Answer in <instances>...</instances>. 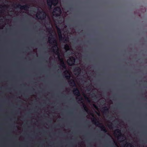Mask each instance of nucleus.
Masks as SVG:
<instances>
[{
    "label": "nucleus",
    "instance_id": "nucleus-27",
    "mask_svg": "<svg viewBox=\"0 0 147 147\" xmlns=\"http://www.w3.org/2000/svg\"><path fill=\"white\" fill-rule=\"evenodd\" d=\"M92 115L93 117L94 116V115L93 113L92 114Z\"/></svg>",
    "mask_w": 147,
    "mask_h": 147
},
{
    "label": "nucleus",
    "instance_id": "nucleus-31",
    "mask_svg": "<svg viewBox=\"0 0 147 147\" xmlns=\"http://www.w3.org/2000/svg\"><path fill=\"white\" fill-rule=\"evenodd\" d=\"M34 90V88H33V90Z\"/></svg>",
    "mask_w": 147,
    "mask_h": 147
},
{
    "label": "nucleus",
    "instance_id": "nucleus-34",
    "mask_svg": "<svg viewBox=\"0 0 147 147\" xmlns=\"http://www.w3.org/2000/svg\"><path fill=\"white\" fill-rule=\"evenodd\" d=\"M38 16H36V17H38Z\"/></svg>",
    "mask_w": 147,
    "mask_h": 147
},
{
    "label": "nucleus",
    "instance_id": "nucleus-29",
    "mask_svg": "<svg viewBox=\"0 0 147 147\" xmlns=\"http://www.w3.org/2000/svg\"><path fill=\"white\" fill-rule=\"evenodd\" d=\"M3 7H6V6H3Z\"/></svg>",
    "mask_w": 147,
    "mask_h": 147
},
{
    "label": "nucleus",
    "instance_id": "nucleus-7",
    "mask_svg": "<svg viewBox=\"0 0 147 147\" xmlns=\"http://www.w3.org/2000/svg\"><path fill=\"white\" fill-rule=\"evenodd\" d=\"M75 59L73 57H70L69 59L68 60V63L70 66H72L74 65L75 61Z\"/></svg>",
    "mask_w": 147,
    "mask_h": 147
},
{
    "label": "nucleus",
    "instance_id": "nucleus-35",
    "mask_svg": "<svg viewBox=\"0 0 147 147\" xmlns=\"http://www.w3.org/2000/svg\"><path fill=\"white\" fill-rule=\"evenodd\" d=\"M86 123H88V122H86Z\"/></svg>",
    "mask_w": 147,
    "mask_h": 147
},
{
    "label": "nucleus",
    "instance_id": "nucleus-33",
    "mask_svg": "<svg viewBox=\"0 0 147 147\" xmlns=\"http://www.w3.org/2000/svg\"><path fill=\"white\" fill-rule=\"evenodd\" d=\"M13 7H14V8H15V7H14V6H13Z\"/></svg>",
    "mask_w": 147,
    "mask_h": 147
},
{
    "label": "nucleus",
    "instance_id": "nucleus-22",
    "mask_svg": "<svg viewBox=\"0 0 147 147\" xmlns=\"http://www.w3.org/2000/svg\"><path fill=\"white\" fill-rule=\"evenodd\" d=\"M84 97L86 100L88 102H90V100L88 97H87L86 96H85Z\"/></svg>",
    "mask_w": 147,
    "mask_h": 147
},
{
    "label": "nucleus",
    "instance_id": "nucleus-10",
    "mask_svg": "<svg viewBox=\"0 0 147 147\" xmlns=\"http://www.w3.org/2000/svg\"><path fill=\"white\" fill-rule=\"evenodd\" d=\"M58 58L61 62L60 65L64 69H66L67 67L64 62L63 59H62L60 58L59 57Z\"/></svg>",
    "mask_w": 147,
    "mask_h": 147
},
{
    "label": "nucleus",
    "instance_id": "nucleus-18",
    "mask_svg": "<svg viewBox=\"0 0 147 147\" xmlns=\"http://www.w3.org/2000/svg\"><path fill=\"white\" fill-rule=\"evenodd\" d=\"M83 106L84 108V110L85 111L87 112L88 110V109L86 105H85L84 103H83Z\"/></svg>",
    "mask_w": 147,
    "mask_h": 147
},
{
    "label": "nucleus",
    "instance_id": "nucleus-26",
    "mask_svg": "<svg viewBox=\"0 0 147 147\" xmlns=\"http://www.w3.org/2000/svg\"><path fill=\"white\" fill-rule=\"evenodd\" d=\"M55 50L53 48V52H54L55 51Z\"/></svg>",
    "mask_w": 147,
    "mask_h": 147
},
{
    "label": "nucleus",
    "instance_id": "nucleus-9",
    "mask_svg": "<svg viewBox=\"0 0 147 147\" xmlns=\"http://www.w3.org/2000/svg\"><path fill=\"white\" fill-rule=\"evenodd\" d=\"M58 58L61 62L60 65L64 69H66L67 67L64 62L63 59H62L60 58L59 57Z\"/></svg>",
    "mask_w": 147,
    "mask_h": 147
},
{
    "label": "nucleus",
    "instance_id": "nucleus-11",
    "mask_svg": "<svg viewBox=\"0 0 147 147\" xmlns=\"http://www.w3.org/2000/svg\"><path fill=\"white\" fill-rule=\"evenodd\" d=\"M38 12L39 13H42V12L44 13V14H43L42 16H43V19L42 18V17H40L39 18H38L40 20H42V19H44L46 18V13L42 10L41 11L40 10H39V9H38Z\"/></svg>",
    "mask_w": 147,
    "mask_h": 147
},
{
    "label": "nucleus",
    "instance_id": "nucleus-15",
    "mask_svg": "<svg viewBox=\"0 0 147 147\" xmlns=\"http://www.w3.org/2000/svg\"><path fill=\"white\" fill-rule=\"evenodd\" d=\"M57 31L58 33L59 39H64V38H63L62 36L61 30L59 28H58Z\"/></svg>",
    "mask_w": 147,
    "mask_h": 147
},
{
    "label": "nucleus",
    "instance_id": "nucleus-30",
    "mask_svg": "<svg viewBox=\"0 0 147 147\" xmlns=\"http://www.w3.org/2000/svg\"><path fill=\"white\" fill-rule=\"evenodd\" d=\"M68 53L69 54H69H70V52H69Z\"/></svg>",
    "mask_w": 147,
    "mask_h": 147
},
{
    "label": "nucleus",
    "instance_id": "nucleus-17",
    "mask_svg": "<svg viewBox=\"0 0 147 147\" xmlns=\"http://www.w3.org/2000/svg\"><path fill=\"white\" fill-rule=\"evenodd\" d=\"M66 51L69 50L70 49V47L69 45L68 44H66L64 47Z\"/></svg>",
    "mask_w": 147,
    "mask_h": 147
},
{
    "label": "nucleus",
    "instance_id": "nucleus-16",
    "mask_svg": "<svg viewBox=\"0 0 147 147\" xmlns=\"http://www.w3.org/2000/svg\"><path fill=\"white\" fill-rule=\"evenodd\" d=\"M74 71L77 72L78 74H80V73L81 69L79 67H76L74 70Z\"/></svg>",
    "mask_w": 147,
    "mask_h": 147
},
{
    "label": "nucleus",
    "instance_id": "nucleus-36",
    "mask_svg": "<svg viewBox=\"0 0 147 147\" xmlns=\"http://www.w3.org/2000/svg\"><path fill=\"white\" fill-rule=\"evenodd\" d=\"M86 123H88V122H86Z\"/></svg>",
    "mask_w": 147,
    "mask_h": 147
},
{
    "label": "nucleus",
    "instance_id": "nucleus-14",
    "mask_svg": "<svg viewBox=\"0 0 147 147\" xmlns=\"http://www.w3.org/2000/svg\"><path fill=\"white\" fill-rule=\"evenodd\" d=\"M116 132L117 133H118V139H119L122 136V134L121 132V131L119 129H117L115 131V132Z\"/></svg>",
    "mask_w": 147,
    "mask_h": 147
},
{
    "label": "nucleus",
    "instance_id": "nucleus-32",
    "mask_svg": "<svg viewBox=\"0 0 147 147\" xmlns=\"http://www.w3.org/2000/svg\"><path fill=\"white\" fill-rule=\"evenodd\" d=\"M51 36H53V35L51 34Z\"/></svg>",
    "mask_w": 147,
    "mask_h": 147
},
{
    "label": "nucleus",
    "instance_id": "nucleus-6",
    "mask_svg": "<svg viewBox=\"0 0 147 147\" xmlns=\"http://www.w3.org/2000/svg\"><path fill=\"white\" fill-rule=\"evenodd\" d=\"M15 5L16 6V7L20 8L21 9H24L25 10H27L29 8V5H21L20 4H15Z\"/></svg>",
    "mask_w": 147,
    "mask_h": 147
},
{
    "label": "nucleus",
    "instance_id": "nucleus-1",
    "mask_svg": "<svg viewBox=\"0 0 147 147\" xmlns=\"http://www.w3.org/2000/svg\"><path fill=\"white\" fill-rule=\"evenodd\" d=\"M92 122L94 123L96 125H101L102 124L100 123L99 121H98L95 117H94L92 119ZM98 126L100 127L101 130L103 131L105 133H106L107 130L106 129L105 127L103 125H99Z\"/></svg>",
    "mask_w": 147,
    "mask_h": 147
},
{
    "label": "nucleus",
    "instance_id": "nucleus-25",
    "mask_svg": "<svg viewBox=\"0 0 147 147\" xmlns=\"http://www.w3.org/2000/svg\"><path fill=\"white\" fill-rule=\"evenodd\" d=\"M91 90V88H88L87 89V90L88 91H90Z\"/></svg>",
    "mask_w": 147,
    "mask_h": 147
},
{
    "label": "nucleus",
    "instance_id": "nucleus-21",
    "mask_svg": "<svg viewBox=\"0 0 147 147\" xmlns=\"http://www.w3.org/2000/svg\"><path fill=\"white\" fill-rule=\"evenodd\" d=\"M65 77L68 80H69L70 79L71 76L70 74H69V75H68L67 74H65Z\"/></svg>",
    "mask_w": 147,
    "mask_h": 147
},
{
    "label": "nucleus",
    "instance_id": "nucleus-19",
    "mask_svg": "<svg viewBox=\"0 0 147 147\" xmlns=\"http://www.w3.org/2000/svg\"><path fill=\"white\" fill-rule=\"evenodd\" d=\"M64 39H60V40L62 41V40H64V41L63 42H68L69 41V38L68 37L66 38H64Z\"/></svg>",
    "mask_w": 147,
    "mask_h": 147
},
{
    "label": "nucleus",
    "instance_id": "nucleus-20",
    "mask_svg": "<svg viewBox=\"0 0 147 147\" xmlns=\"http://www.w3.org/2000/svg\"><path fill=\"white\" fill-rule=\"evenodd\" d=\"M125 146L126 147H132L133 146L130 143H127L126 144H125Z\"/></svg>",
    "mask_w": 147,
    "mask_h": 147
},
{
    "label": "nucleus",
    "instance_id": "nucleus-24",
    "mask_svg": "<svg viewBox=\"0 0 147 147\" xmlns=\"http://www.w3.org/2000/svg\"><path fill=\"white\" fill-rule=\"evenodd\" d=\"M114 143L115 144V145L117 147H119V146H118L116 142L114 141Z\"/></svg>",
    "mask_w": 147,
    "mask_h": 147
},
{
    "label": "nucleus",
    "instance_id": "nucleus-23",
    "mask_svg": "<svg viewBox=\"0 0 147 147\" xmlns=\"http://www.w3.org/2000/svg\"><path fill=\"white\" fill-rule=\"evenodd\" d=\"M113 125L111 124V125H108V127L110 129H112Z\"/></svg>",
    "mask_w": 147,
    "mask_h": 147
},
{
    "label": "nucleus",
    "instance_id": "nucleus-8",
    "mask_svg": "<svg viewBox=\"0 0 147 147\" xmlns=\"http://www.w3.org/2000/svg\"><path fill=\"white\" fill-rule=\"evenodd\" d=\"M58 58L61 62L60 65L64 69H66L67 67L64 62L63 59H62L60 58L59 57Z\"/></svg>",
    "mask_w": 147,
    "mask_h": 147
},
{
    "label": "nucleus",
    "instance_id": "nucleus-3",
    "mask_svg": "<svg viewBox=\"0 0 147 147\" xmlns=\"http://www.w3.org/2000/svg\"><path fill=\"white\" fill-rule=\"evenodd\" d=\"M59 0H47V4L49 7L51 8L52 5L56 6Z\"/></svg>",
    "mask_w": 147,
    "mask_h": 147
},
{
    "label": "nucleus",
    "instance_id": "nucleus-5",
    "mask_svg": "<svg viewBox=\"0 0 147 147\" xmlns=\"http://www.w3.org/2000/svg\"><path fill=\"white\" fill-rule=\"evenodd\" d=\"M73 89V92L74 95L78 96H80V98H79V100L81 101L83 100V98L81 96L80 92L78 89L77 88H75Z\"/></svg>",
    "mask_w": 147,
    "mask_h": 147
},
{
    "label": "nucleus",
    "instance_id": "nucleus-13",
    "mask_svg": "<svg viewBox=\"0 0 147 147\" xmlns=\"http://www.w3.org/2000/svg\"><path fill=\"white\" fill-rule=\"evenodd\" d=\"M102 111L104 114L106 115L107 113L109 112V109L107 107L105 106L102 108Z\"/></svg>",
    "mask_w": 147,
    "mask_h": 147
},
{
    "label": "nucleus",
    "instance_id": "nucleus-28",
    "mask_svg": "<svg viewBox=\"0 0 147 147\" xmlns=\"http://www.w3.org/2000/svg\"><path fill=\"white\" fill-rule=\"evenodd\" d=\"M67 72V73L68 72V71H67V70L65 71L64 72Z\"/></svg>",
    "mask_w": 147,
    "mask_h": 147
},
{
    "label": "nucleus",
    "instance_id": "nucleus-2",
    "mask_svg": "<svg viewBox=\"0 0 147 147\" xmlns=\"http://www.w3.org/2000/svg\"><path fill=\"white\" fill-rule=\"evenodd\" d=\"M62 11L60 8L59 7H55L53 9V16L55 17L60 16L61 13Z\"/></svg>",
    "mask_w": 147,
    "mask_h": 147
},
{
    "label": "nucleus",
    "instance_id": "nucleus-12",
    "mask_svg": "<svg viewBox=\"0 0 147 147\" xmlns=\"http://www.w3.org/2000/svg\"><path fill=\"white\" fill-rule=\"evenodd\" d=\"M69 84L70 86L76 87V84L75 83V81L73 79L71 80L69 82Z\"/></svg>",
    "mask_w": 147,
    "mask_h": 147
},
{
    "label": "nucleus",
    "instance_id": "nucleus-4",
    "mask_svg": "<svg viewBox=\"0 0 147 147\" xmlns=\"http://www.w3.org/2000/svg\"><path fill=\"white\" fill-rule=\"evenodd\" d=\"M50 38H49V39ZM52 39H53V40H51V42L50 41L49 43L52 45L53 44V48H55V49H57L58 47L57 40L55 39L54 38H53ZM56 52L57 53H59V52L57 49V50Z\"/></svg>",
    "mask_w": 147,
    "mask_h": 147
}]
</instances>
